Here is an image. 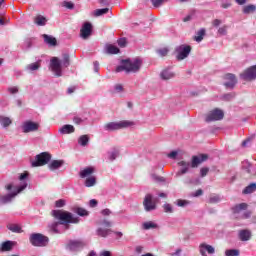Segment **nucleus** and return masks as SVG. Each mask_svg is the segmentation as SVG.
Instances as JSON below:
<instances>
[{"label":"nucleus","instance_id":"f257e3e1","mask_svg":"<svg viewBox=\"0 0 256 256\" xmlns=\"http://www.w3.org/2000/svg\"><path fill=\"white\" fill-rule=\"evenodd\" d=\"M27 177H28V174L23 173L19 177V184L17 185L9 184L6 187L8 191H12V192L0 198V203H2V205H7V203H11V201H13V199H15V197H17L19 193H22V191H25V189H27V185H28Z\"/></svg>","mask_w":256,"mask_h":256},{"label":"nucleus","instance_id":"f03ea898","mask_svg":"<svg viewBox=\"0 0 256 256\" xmlns=\"http://www.w3.org/2000/svg\"><path fill=\"white\" fill-rule=\"evenodd\" d=\"M143 61L140 58L125 59L121 61V65L116 68V73L125 71L126 73H139Z\"/></svg>","mask_w":256,"mask_h":256},{"label":"nucleus","instance_id":"7ed1b4c3","mask_svg":"<svg viewBox=\"0 0 256 256\" xmlns=\"http://www.w3.org/2000/svg\"><path fill=\"white\" fill-rule=\"evenodd\" d=\"M51 215L58 222H53L48 225V229L50 233H55V234L61 233V228H59V225H65V210H59V209L52 210Z\"/></svg>","mask_w":256,"mask_h":256},{"label":"nucleus","instance_id":"20e7f679","mask_svg":"<svg viewBox=\"0 0 256 256\" xmlns=\"http://www.w3.org/2000/svg\"><path fill=\"white\" fill-rule=\"evenodd\" d=\"M135 125V122L133 121H128V120H122L119 122H109L104 125V130L105 131H119L121 129H127L129 127H133Z\"/></svg>","mask_w":256,"mask_h":256},{"label":"nucleus","instance_id":"39448f33","mask_svg":"<svg viewBox=\"0 0 256 256\" xmlns=\"http://www.w3.org/2000/svg\"><path fill=\"white\" fill-rule=\"evenodd\" d=\"M29 241L33 247H47L49 245V237L41 233L30 234Z\"/></svg>","mask_w":256,"mask_h":256},{"label":"nucleus","instance_id":"423d86ee","mask_svg":"<svg viewBox=\"0 0 256 256\" xmlns=\"http://www.w3.org/2000/svg\"><path fill=\"white\" fill-rule=\"evenodd\" d=\"M49 70L55 75V77H61L63 75V61L58 57H51L49 62Z\"/></svg>","mask_w":256,"mask_h":256},{"label":"nucleus","instance_id":"0eeeda50","mask_svg":"<svg viewBox=\"0 0 256 256\" xmlns=\"http://www.w3.org/2000/svg\"><path fill=\"white\" fill-rule=\"evenodd\" d=\"M51 161V154L47 152H42L41 154L36 155L34 161L31 162L32 167H41L47 165Z\"/></svg>","mask_w":256,"mask_h":256},{"label":"nucleus","instance_id":"6e6552de","mask_svg":"<svg viewBox=\"0 0 256 256\" xmlns=\"http://www.w3.org/2000/svg\"><path fill=\"white\" fill-rule=\"evenodd\" d=\"M175 53L177 61H183V59H187L189 54L191 53V46L182 44L175 48Z\"/></svg>","mask_w":256,"mask_h":256},{"label":"nucleus","instance_id":"1a4fd4ad","mask_svg":"<svg viewBox=\"0 0 256 256\" xmlns=\"http://www.w3.org/2000/svg\"><path fill=\"white\" fill-rule=\"evenodd\" d=\"M224 117L225 113L223 112V110L215 108L206 115L205 121L206 123H211L213 121H221Z\"/></svg>","mask_w":256,"mask_h":256},{"label":"nucleus","instance_id":"9d476101","mask_svg":"<svg viewBox=\"0 0 256 256\" xmlns=\"http://www.w3.org/2000/svg\"><path fill=\"white\" fill-rule=\"evenodd\" d=\"M240 79H242V81H247V82L255 81L256 80V65L246 68L240 74Z\"/></svg>","mask_w":256,"mask_h":256},{"label":"nucleus","instance_id":"9b49d317","mask_svg":"<svg viewBox=\"0 0 256 256\" xmlns=\"http://www.w3.org/2000/svg\"><path fill=\"white\" fill-rule=\"evenodd\" d=\"M143 207L147 213L157 209V202L151 194H146L143 201Z\"/></svg>","mask_w":256,"mask_h":256},{"label":"nucleus","instance_id":"f8f14e48","mask_svg":"<svg viewBox=\"0 0 256 256\" xmlns=\"http://www.w3.org/2000/svg\"><path fill=\"white\" fill-rule=\"evenodd\" d=\"M223 80V85L226 89H235V85H237V76L235 74L227 73L223 76Z\"/></svg>","mask_w":256,"mask_h":256},{"label":"nucleus","instance_id":"ddd939ff","mask_svg":"<svg viewBox=\"0 0 256 256\" xmlns=\"http://www.w3.org/2000/svg\"><path fill=\"white\" fill-rule=\"evenodd\" d=\"M83 247H85V242L83 240H69L66 245L68 251H72L73 253L81 251Z\"/></svg>","mask_w":256,"mask_h":256},{"label":"nucleus","instance_id":"4468645a","mask_svg":"<svg viewBox=\"0 0 256 256\" xmlns=\"http://www.w3.org/2000/svg\"><path fill=\"white\" fill-rule=\"evenodd\" d=\"M23 133H33L39 129V124L31 120L24 121L21 125Z\"/></svg>","mask_w":256,"mask_h":256},{"label":"nucleus","instance_id":"2eb2a0df","mask_svg":"<svg viewBox=\"0 0 256 256\" xmlns=\"http://www.w3.org/2000/svg\"><path fill=\"white\" fill-rule=\"evenodd\" d=\"M91 33H93V25L91 22L84 23L80 30V37L82 39H89V37H91Z\"/></svg>","mask_w":256,"mask_h":256},{"label":"nucleus","instance_id":"dca6fc26","mask_svg":"<svg viewBox=\"0 0 256 256\" xmlns=\"http://www.w3.org/2000/svg\"><path fill=\"white\" fill-rule=\"evenodd\" d=\"M209 159V156L207 154H200L199 156H193L191 167L195 169L196 167H199L201 163H204V161H207Z\"/></svg>","mask_w":256,"mask_h":256},{"label":"nucleus","instance_id":"f3484780","mask_svg":"<svg viewBox=\"0 0 256 256\" xmlns=\"http://www.w3.org/2000/svg\"><path fill=\"white\" fill-rule=\"evenodd\" d=\"M178 165L179 167H182V168L176 173V177H181L182 175L189 173L191 162L180 161L178 162Z\"/></svg>","mask_w":256,"mask_h":256},{"label":"nucleus","instance_id":"a211bd4d","mask_svg":"<svg viewBox=\"0 0 256 256\" xmlns=\"http://www.w3.org/2000/svg\"><path fill=\"white\" fill-rule=\"evenodd\" d=\"M199 251L202 256H207V253H209V255H213L215 253V248L209 244L202 243L199 246Z\"/></svg>","mask_w":256,"mask_h":256},{"label":"nucleus","instance_id":"6ab92c4d","mask_svg":"<svg viewBox=\"0 0 256 256\" xmlns=\"http://www.w3.org/2000/svg\"><path fill=\"white\" fill-rule=\"evenodd\" d=\"M17 245V242L7 240L5 242H2L0 244V252L1 253H6L7 251H12L13 248Z\"/></svg>","mask_w":256,"mask_h":256},{"label":"nucleus","instance_id":"aec40b11","mask_svg":"<svg viewBox=\"0 0 256 256\" xmlns=\"http://www.w3.org/2000/svg\"><path fill=\"white\" fill-rule=\"evenodd\" d=\"M69 223L77 224L79 223V217H76L72 213L65 212V229H69Z\"/></svg>","mask_w":256,"mask_h":256},{"label":"nucleus","instance_id":"412c9836","mask_svg":"<svg viewBox=\"0 0 256 256\" xmlns=\"http://www.w3.org/2000/svg\"><path fill=\"white\" fill-rule=\"evenodd\" d=\"M238 237L240 241H250L251 237H253V234L249 229H242V230H239Z\"/></svg>","mask_w":256,"mask_h":256},{"label":"nucleus","instance_id":"4be33fe9","mask_svg":"<svg viewBox=\"0 0 256 256\" xmlns=\"http://www.w3.org/2000/svg\"><path fill=\"white\" fill-rule=\"evenodd\" d=\"M175 77V72L171 71L170 68H166L161 71L160 78L162 81H169V79H173Z\"/></svg>","mask_w":256,"mask_h":256},{"label":"nucleus","instance_id":"5701e85b","mask_svg":"<svg viewBox=\"0 0 256 256\" xmlns=\"http://www.w3.org/2000/svg\"><path fill=\"white\" fill-rule=\"evenodd\" d=\"M93 173H95V168L93 166H89L79 172V177H81V179H87L88 177H91Z\"/></svg>","mask_w":256,"mask_h":256},{"label":"nucleus","instance_id":"b1692460","mask_svg":"<svg viewBox=\"0 0 256 256\" xmlns=\"http://www.w3.org/2000/svg\"><path fill=\"white\" fill-rule=\"evenodd\" d=\"M42 38L44 39V43L49 47H55L57 45V39L51 35L43 34Z\"/></svg>","mask_w":256,"mask_h":256},{"label":"nucleus","instance_id":"393cba45","mask_svg":"<svg viewBox=\"0 0 256 256\" xmlns=\"http://www.w3.org/2000/svg\"><path fill=\"white\" fill-rule=\"evenodd\" d=\"M112 232L113 231L111 229H108V228L99 227L98 229H96V235L98 237H103V238L109 237V234L112 233Z\"/></svg>","mask_w":256,"mask_h":256},{"label":"nucleus","instance_id":"a878e982","mask_svg":"<svg viewBox=\"0 0 256 256\" xmlns=\"http://www.w3.org/2000/svg\"><path fill=\"white\" fill-rule=\"evenodd\" d=\"M247 207H248L247 203H240V204L233 206L232 211H233L234 215H239V213H241V211H246Z\"/></svg>","mask_w":256,"mask_h":256},{"label":"nucleus","instance_id":"bb28decb","mask_svg":"<svg viewBox=\"0 0 256 256\" xmlns=\"http://www.w3.org/2000/svg\"><path fill=\"white\" fill-rule=\"evenodd\" d=\"M41 68V62H34L31 64H28L26 66V71H28V73H33V71H38Z\"/></svg>","mask_w":256,"mask_h":256},{"label":"nucleus","instance_id":"cd10ccee","mask_svg":"<svg viewBox=\"0 0 256 256\" xmlns=\"http://www.w3.org/2000/svg\"><path fill=\"white\" fill-rule=\"evenodd\" d=\"M11 123H13V120H11V118H9L7 116H0V125L4 129H7V127H9V125H11Z\"/></svg>","mask_w":256,"mask_h":256},{"label":"nucleus","instance_id":"c85d7f7f","mask_svg":"<svg viewBox=\"0 0 256 256\" xmlns=\"http://www.w3.org/2000/svg\"><path fill=\"white\" fill-rule=\"evenodd\" d=\"M7 229L12 233H22L23 228L19 224H8Z\"/></svg>","mask_w":256,"mask_h":256},{"label":"nucleus","instance_id":"c756f323","mask_svg":"<svg viewBox=\"0 0 256 256\" xmlns=\"http://www.w3.org/2000/svg\"><path fill=\"white\" fill-rule=\"evenodd\" d=\"M85 187H95L97 185V177L88 176L84 182Z\"/></svg>","mask_w":256,"mask_h":256},{"label":"nucleus","instance_id":"7c9ffc66","mask_svg":"<svg viewBox=\"0 0 256 256\" xmlns=\"http://www.w3.org/2000/svg\"><path fill=\"white\" fill-rule=\"evenodd\" d=\"M34 23H36L38 27H44V25H47V18H45V16L38 15L35 17Z\"/></svg>","mask_w":256,"mask_h":256},{"label":"nucleus","instance_id":"2f4dec72","mask_svg":"<svg viewBox=\"0 0 256 256\" xmlns=\"http://www.w3.org/2000/svg\"><path fill=\"white\" fill-rule=\"evenodd\" d=\"M255 191H256V183H251L250 185L244 188L243 194L250 195V193H255Z\"/></svg>","mask_w":256,"mask_h":256},{"label":"nucleus","instance_id":"473e14b6","mask_svg":"<svg viewBox=\"0 0 256 256\" xmlns=\"http://www.w3.org/2000/svg\"><path fill=\"white\" fill-rule=\"evenodd\" d=\"M208 203L211 205H215L217 203H221V196L219 194H212L209 197Z\"/></svg>","mask_w":256,"mask_h":256},{"label":"nucleus","instance_id":"72a5a7b5","mask_svg":"<svg viewBox=\"0 0 256 256\" xmlns=\"http://www.w3.org/2000/svg\"><path fill=\"white\" fill-rule=\"evenodd\" d=\"M59 167H63V161L54 160L49 164V169L51 171H55V169H59Z\"/></svg>","mask_w":256,"mask_h":256},{"label":"nucleus","instance_id":"f704fd0d","mask_svg":"<svg viewBox=\"0 0 256 256\" xmlns=\"http://www.w3.org/2000/svg\"><path fill=\"white\" fill-rule=\"evenodd\" d=\"M205 37V28H201L194 37V40H196L197 43H201L203 41V38Z\"/></svg>","mask_w":256,"mask_h":256},{"label":"nucleus","instance_id":"c9c22d12","mask_svg":"<svg viewBox=\"0 0 256 256\" xmlns=\"http://www.w3.org/2000/svg\"><path fill=\"white\" fill-rule=\"evenodd\" d=\"M78 143L81 145V147H87L89 144V136L88 135H82L78 138Z\"/></svg>","mask_w":256,"mask_h":256},{"label":"nucleus","instance_id":"e433bc0d","mask_svg":"<svg viewBox=\"0 0 256 256\" xmlns=\"http://www.w3.org/2000/svg\"><path fill=\"white\" fill-rule=\"evenodd\" d=\"M106 53H108V55H117V53H119V49L117 48V46L108 45L106 47Z\"/></svg>","mask_w":256,"mask_h":256},{"label":"nucleus","instance_id":"4c0bfd02","mask_svg":"<svg viewBox=\"0 0 256 256\" xmlns=\"http://www.w3.org/2000/svg\"><path fill=\"white\" fill-rule=\"evenodd\" d=\"M256 12V6L253 4L247 5L243 8V13L245 15H249V13H255Z\"/></svg>","mask_w":256,"mask_h":256},{"label":"nucleus","instance_id":"58836bf2","mask_svg":"<svg viewBox=\"0 0 256 256\" xmlns=\"http://www.w3.org/2000/svg\"><path fill=\"white\" fill-rule=\"evenodd\" d=\"M157 55H159V57H167V55H169V48L164 47V48H160L156 50Z\"/></svg>","mask_w":256,"mask_h":256},{"label":"nucleus","instance_id":"ea45409f","mask_svg":"<svg viewBox=\"0 0 256 256\" xmlns=\"http://www.w3.org/2000/svg\"><path fill=\"white\" fill-rule=\"evenodd\" d=\"M109 13V8L96 9L94 11L95 17H101V15H107Z\"/></svg>","mask_w":256,"mask_h":256},{"label":"nucleus","instance_id":"a19ab883","mask_svg":"<svg viewBox=\"0 0 256 256\" xmlns=\"http://www.w3.org/2000/svg\"><path fill=\"white\" fill-rule=\"evenodd\" d=\"M109 157L108 159L110 161H115L119 155V150L118 149H114L111 152L108 153Z\"/></svg>","mask_w":256,"mask_h":256},{"label":"nucleus","instance_id":"79ce46f5","mask_svg":"<svg viewBox=\"0 0 256 256\" xmlns=\"http://www.w3.org/2000/svg\"><path fill=\"white\" fill-rule=\"evenodd\" d=\"M143 229H145L146 231L149 229H157V224L151 221L145 222L143 223Z\"/></svg>","mask_w":256,"mask_h":256},{"label":"nucleus","instance_id":"37998d69","mask_svg":"<svg viewBox=\"0 0 256 256\" xmlns=\"http://www.w3.org/2000/svg\"><path fill=\"white\" fill-rule=\"evenodd\" d=\"M175 204L177 207H187V205H190L191 202L189 200L178 199L176 200Z\"/></svg>","mask_w":256,"mask_h":256},{"label":"nucleus","instance_id":"c03bdc74","mask_svg":"<svg viewBox=\"0 0 256 256\" xmlns=\"http://www.w3.org/2000/svg\"><path fill=\"white\" fill-rule=\"evenodd\" d=\"M240 251L238 249H228L225 251V256H239Z\"/></svg>","mask_w":256,"mask_h":256},{"label":"nucleus","instance_id":"a18cd8bd","mask_svg":"<svg viewBox=\"0 0 256 256\" xmlns=\"http://www.w3.org/2000/svg\"><path fill=\"white\" fill-rule=\"evenodd\" d=\"M76 213L80 217H87L89 215V211H87L85 208H77Z\"/></svg>","mask_w":256,"mask_h":256},{"label":"nucleus","instance_id":"49530a36","mask_svg":"<svg viewBox=\"0 0 256 256\" xmlns=\"http://www.w3.org/2000/svg\"><path fill=\"white\" fill-rule=\"evenodd\" d=\"M7 92L10 94V95H17V93H19V87L18 86H9L7 88Z\"/></svg>","mask_w":256,"mask_h":256},{"label":"nucleus","instance_id":"de8ad7c7","mask_svg":"<svg viewBox=\"0 0 256 256\" xmlns=\"http://www.w3.org/2000/svg\"><path fill=\"white\" fill-rule=\"evenodd\" d=\"M97 225H101L102 227H112V223L111 221L107 220V219H103V220H99L97 222Z\"/></svg>","mask_w":256,"mask_h":256},{"label":"nucleus","instance_id":"09e8293b","mask_svg":"<svg viewBox=\"0 0 256 256\" xmlns=\"http://www.w3.org/2000/svg\"><path fill=\"white\" fill-rule=\"evenodd\" d=\"M222 101H231L232 99H235V93H227L222 95L221 97Z\"/></svg>","mask_w":256,"mask_h":256},{"label":"nucleus","instance_id":"8fccbe9b","mask_svg":"<svg viewBox=\"0 0 256 256\" xmlns=\"http://www.w3.org/2000/svg\"><path fill=\"white\" fill-rule=\"evenodd\" d=\"M151 178L155 183H165V178L163 176H157L156 174H152Z\"/></svg>","mask_w":256,"mask_h":256},{"label":"nucleus","instance_id":"3c124183","mask_svg":"<svg viewBox=\"0 0 256 256\" xmlns=\"http://www.w3.org/2000/svg\"><path fill=\"white\" fill-rule=\"evenodd\" d=\"M242 169H244L246 173H251V163H249V161L242 162Z\"/></svg>","mask_w":256,"mask_h":256},{"label":"nucleus","instance_id":"603ef678","mask_svg":"<svg viewBox=\"0 0 256 256\" xmlns=\"http://www.w3.org/2000/svg\"><path fill=\"white\" fill-rule=\"evenodd\" d=\"M169 0H151L153 7H161L163 3H167Z\"/></svg>","mask_w":256,"mask_h":256},{"label":"nucleus","instance_id":"864d4df0","mask_svg":"<svg viewBox=\"0 0 256 256\" xmlns=\"http://www.w3.org/2000/svg\"><path fill=\"white\" fill-rule=\"evenodd\" d=\"M165 213H173V206L169 203H165L163 206Z\"/></svg>","mask_w":256,"mask_h":256},{"label":"nucleus","instance_id":"5fc2aeb1","mask_svg":"<svg viewBox=\"0 0 256 256\" xmlns=\"http://www.w3.org/2000/svg\"><path fill=\"white\" fill-rule=\"evenodd\" d=\"M65 133L66 134L75 133V127L73 125L66 124L65 125Z\"/></svg>","mask_w":256,"mask_h":256},{"label":"nucleus","instance_id":"6e6d98bb","mask_svg":"<svg viewBox=\"0 0 256 256\" xmlns=\"http://www.w3.org/2000/svg\"><path fill=\"white\" fill-rule=\"evenodd\" d=\"M56 209H61V207H65V200L59 199L55 202Z\"/></svg>","mask_w":256,"mask_h":256},{"label":"nucleus","instance_id":"4d7b16f0","mask_svg":"<svg viewBox=\"0 0 256 256\" xmlns=\"http://www.w3.org/2000/svg\"><path fill=\"white\" fill-rule=\"evenodd\" d=\"M209 173V167H203L200 169V177H207Z\"/></svg>","mask_w":256,"mask_h":256},{"label":"nucleus","instance_id":"13d9d810","mask_svg":"<svg viewBox=\"0 0 256 256\" xmlns=\"http://www.w3.org/2000/svg\"><path fill=\"white\" fill-rule=\"evenodd\" d=\"M65 8L69 9L70 11H73V9H75V3L71 2V1H66Z\"/></svg>","mask_w":256,"mask_h":256},{"label":"nucleus","instance_id":"bf43d9fd","mask_svg":"<svg viewBox=\"0 0 256 256\" xmlns=\"http://www.w3.org/2000/svg\"><path fill=\"white\" fill-rule=\"evenodd\" d=\"M118 45H119V47H127V39L126 38H120L119 40H118Z\"/></svg>","mask_w":256,"mask_h":256},{"label":"nucleus","instance_id":"052dcab7","mask_svg":"<svg viewBox=\"0 0 256 256\" xmlns=\"http://www.w3.org/2000/svg\"><path fill=\"white\" fill-rule=\"evenodd\" d=\"M73 122L75 123V125H81L82 123H85V119L74 117Z\"/></svg>","mask_w":256,"mask_h":256},{"label":"nucleus","instance_id":"680f3d73","mask_svg":"<svg viewBox=\"0 0 256 256\" xmlns=\"http://www.w3.org/2000/svg\"><path fill=\"white\" fill-rule=\"evenodd\" d=\"M219 35H227V26H222L218 29Z\"/></svg>","mask_w":256,"mask_h":256},{"label":"nucleus","instance_id":"e2e57ef3","mask_svg":"<svg viewBox=\"0 0 256 256\" xmlns=\"http://www.w3.org/2000/svg\"><path fill=\"white\" fill-rule=\"evenodd\" d=\"M250 217H251V211H246V212H244V213L240 216L241 219H249Z\"/></svg>","mask_w":256,"mask_h":256},{"label":"nucleus","instance_id":"0e129e2a","mask_svg":"<svg viewBox=\"0 0 256 256\" xmlns=\"http://www.w3.org/2000/svg\"><path fill=\"white\" fill-rule=\"evenodd\" d=\"M98 204L99 202L96 199H92L89 201V207L95 208Z\"/></svg>","mask_w":256,"mask_h":256},{"label":"nucleus","instance_id":"69168bd1","mask_svg":"<svg viewBox=\"0 0 256 256\" xmlns=\"http://www.w3.org/2000/svg\"><path fill=\"white\" fill-rule=\"evenodd\" d=\"M101 215H103L104 217H109V215H111V211L109 210V208L103 209L101 211Z\"/></svg>","mask_w":256,"mask_h":256},{"label":"nucleus","instance_id":"338daca9","mask_svg":"<svg viewBox=\"0 0 256 256\" xmlns=\"http://www.w3.org/2000/svg\"><path fill=\"white\" fill-rule=\"evenodd\" d=\"M203 195V190L198 189L196 192L192 193V197H201Z\"/></svg>","mask_w":256,"mask_h":256},{"label":"nucleus","instance_id":"774afa93","mask_svg":"<svg viewBox=\"0 0 256 256\" xmlns=\"http://www.w3.org/2000/svg\"><path fill=\"white\" fill-rule=\"evenodd\" d=\"M99 255L100 256H111V251L103 250L102 252H100Z\"/></svg>","mask_w":256,"mask_h":256}]
</instances>
